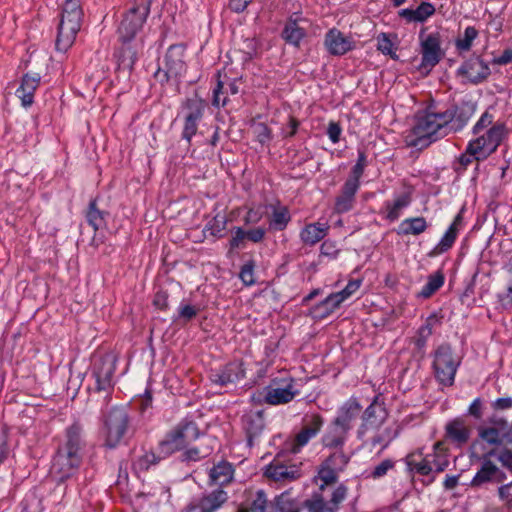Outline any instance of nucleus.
Masks as SVG:
<instances>
[{"mask_svg": "<svg viewBox=\"0 0 512 512\" xmlns=\"http://www.w3.org/2000/svg\"><path fill=\"white\" fill-rule=\"evenodd\" d=\"M472 131L476 138L468 143L467 152L477 161L495 152L508 133L505 124L494 121V115L489 111L481 115Z\"/></svg>", "mask_w": 512, "mask_h": 512, "instance_id": "1", "label": "nucleus"}, {"mask_svg": "<svg viewBox=\"0 0 512 512\" xmlns=\"http://www.w3.org/2000/svg\"><path fill=\"white\" fill-rule=\"evenodd\" d=\"M449 120L451 118L445 112H427L419 116L406 136L407 145L418 149L429 146L438 138L449 133Z\"/></svg>", "mask_w": 512, "mask_h": 512, "instance_id": "2", "label": "nucleus"}, {"mask_svg": "<svg viewBox=\"0 0 512 512\" xmlns=\"http://www.w3.org/2000/svg\"><path fill=\"white\" fill-rule=\"evenodd\" d=\"M83 10L79 0H66L63 4L61 19L56 38V49L66 52L74 43L80 30Z\"/></svg>", "mask_w": 512, "mask_h": 512, "instance_id": "3", "label": "nucleus"}, {"mask_svg": "<svg viewBox=\"0 0 512 512\" xmlns=\"http://www.w3.org/2000/svg\"><path fill=\"white\" fill-rule=\"evenodd\" d=\"M151 0H133L131 7L123 16L119 26V39L123 42L131 41L142 29L149 13Z\"/></svg>", "mask_w": 512, "mask_h": 512, "instance_id": "4", "label": "nucleus"}, {"mask_svg": "<svg viewBox=\"0 0 512 512\" xmlns=\"http://www.w3.org/2000/svg\"><path fill=\"white\" fill-rule=\"evenodd\" d=\"M129 427V416L125 408L114 407L112 408L104 419L102 434L105 440V445L110 448L116 447Z\"/></svg>", "mask_w": 512, "mask_h": 512, "instance_id": "5", "label": "nucleus"}, {"mask_svg": "<svg viewBox=\"0 0 512 512\" xmlns=\"http://www.w3.org/2000/svg\"><path fill=\"white\" fill-rule=\"evenodd\" d=\"M419 41L422 59L418 70L421 74L427 75L444 55L441 49V38L439 33L427 34L423 29L419 34Z\"/></svg>", "mask_w": 512, "mask_h": 512, "instance_id": "6", "label": "nucleus"}, {"mask_svg": "<svg viewBox=\"0 0 512 512\" xmlns=\"http://www.w3.org/2000/svg\"><path fill=\"white\" fill-rule=\"evenodd\" d=\"M461 359L454 355L449 345H441L435 352L433 367L437 380L445 385L451 386Z\"/></svg>", "mask_w": 512, "mask_h": 512, "instance_id": "7", "label": "nucleus"}, {"mask_svg": "<svg viewBox=\"0 0 512 512\" xmlns=\"http://www.w3.org/2000/svg\"><path fill=\"white\" fill-rule=\"evenodd\" d=\"M185 47L183 45H172L168 48L162 66L158 69L155 76L161 80L177 78L186 71Z\"/></svg>", "mask_w": 512, "mask_h": 512, "instance_id": "8", "label": "nucleus"}, {"mask_svg": "<svg viewBox=\"0 0 512 512\" xmlns=\"http://www.w3.org/2000/svg\"><path fill=\"white\" fill-rule=\"evenodd\" d=\"M81 458L71 452L58 449L50 473L57 481H64L72 476L79 467Z\"/></svg>", "mask_w": 512, "mask_h": 512, "instance_id": "9", "label": "nucleus"}, {"mask_svg": "<svg viewBox=\"0 0 512 512\" xmlns=\"http://www.w3.org/2000/svg\"><path fill=\"white\" fill-rule=\"evenodd\" d=\"M116 369V358L106 354L94 363L93 375L96 380L97 390L107 391L113 386V375Z\"/></svg>", "mask_w": 512, "mask_h": 512, "instance_id": "10", "label": "nucleus"}, {"mask_svg": "<svg viewBox=\"0 0 512 512\" xmlns=\"http://www.w3.org/2000/svg\"><path fill=\"white\" fill-rule=\"evenodd\" d=\"M386 417V409L378 402L376 397L363 413L362 424L358 429V437L362 438L368 431L380 428Z\"/></svg>", "mask_w": 512, "mask_h": 512, "instance_id": "11", "label": "nucleus"}, {"mask_svg": "<svg viewBox=\"0 0 512 512\" xmlns=\"http://www.w3.org/2000/svg\"><path fill=\"white\" fill-rule=\"evenodd\" d=\"M205 103L203 100L194 97L186 102L187 113L183 128V138L190 141L191 137L197 132V123L203 116Z\"/></svg>", "mask_w": 512, "mask_h": 512, "instance_id": "12", "label": "nucleus"}, {"mask_svg": "<svg viewBox=\"0 0 512 512\" xmlns=\"http://www.w3.org/2000/svg\"><path fill=\"white\" fill-rule=\"evenodd\" d=\"M476 110V103L468 101L462 102L459 106L455 107L454 110L444 111L445 114H448L451 118L448 124L449 132H458L462 130L474 116Z\"/></svg>", "mask_w": 512, "mask_h": 512, "instance_id": "13", "label": "nucleus"}, {"mask_svg": "<svg viewBox=\"0 0 512 512\" xmlns=\"http://www.w3.org/2000/svg\"><path fill=\"white\" fill-rule=\"evenodd\" d=\"M228 500L227 492L218 488L187 507L188 512H215Z\"/></svg>", "mask_w": 512, "mask_h": 512, "instance_id": "14", "label": "nucleus"}, {"mask_svg": "<svg viewBox=\"0 0 512 512\" xmlns=\"http://www.w3.org/2000/svg\"><path fill=\"white\" fill-rule=\"evenodd\" d=\"M324 44L330 54L337 56L346 54L355 46L350 36H346L337 29L329 30L325 36Z\"/></svg>", "mask_w": 512, "mask_h": 512, "instance_id": "15", "label": "nucleus"}, {"mask_svg": "<svg viewBox=\"0 0 512 512\" xmlns=\"http://www.w3.org/2000/svg\"><path fill=\"white\" fill-rule=\"evenodd\" d=\"M297 391L294 390L292 379L286 380L282 385H271L266 388L265 402L271 405H279L290 402Z\"/></svg>", "mask_w": 512, "mask_h": 512, "instance_id": "16", "label": "nucleus"}, {"mask_svg": "<svg viewBox=\"0 0 512 512\" xmlns=\"http://www.w3.org/2000/svg\"><path fill=\"white\" fill-rule=\"evenodd\" d=\"M459 74L464 76L472 83H478L484 80L489 74L490 69L480 58L473 57L466 61L458 70Z\"/></svg>", "mask_w": 512, "mask_h": 512, "instance_id": "17", "label": "nucleus"}, {"mask_svg": "<svg viewBox=\"0 0 512 512\" xmlns=\"http://www.w3.org/2000/svg\"><path fill=\"white\" fill-rule=\"evenodd\" d=\"M83 429L78 423H73L66 430V441L59 449L71 452L82 458L81 451L84 446Z\"/></svg>", "mask_w": 512, "mask_h": 512, "instance_id": "18", "label": "nucleus"}, {"mask_svg": "<svg viewBox=\"0 0 512 512\" xmlns=\"http://www.w3.org/2000/svg\"><path fill=\"white\" fill-rule=\"evenodd\" d=\"M265 475L276 482L287 483L299 478L300 473L295 466L273 462L266 468Z\"/></svg>", "mask_w": 512, "mask_h": 512, "instance_id": "19", "label": "nucleus"}, {"mask_svg": "<svg viewBox=\"0 0 512 512\" xmlns=\"http://www.w3.org/2000/svg\"><path fill=\"white\" fill-rule=\"evenodd\" d=\"M323 425L321 416L313 414L304 420L302 430L296 436V445L302 447L306 445L309 440L316 436Z\"/></svg>", "mask_w": 512, "mask_h": 512, "instance_id": "20", "label": "nucleus"}, {"mask_svg": "<svg viewBox=\"0 0 512 512\" xmlns=\"http://www.w3.org/2000/svg\"><path fill=\"white\" fill-rule=\"evenodd\" d=\"M358 189V184L346 180L343 185L341 194L336 198L335 201V211L337 213H345L353 208L355 202V194Z\"/></svg>", "mask_w": 512, "mask_h": 512, "instance_id": "21", "label": "nucleus"}, {"mask_svg": "<svg viewBox=\"0 0 512 512\" xmlns=\"http://www.w3.org/2000/svg\"><path fill=\"white\" fill-rule=\"evenodd\" d=\"M40 82V76L38 74H25L21 86L16 91L17 96L21 99L22 105L25 107L30 106L33 103L34 92Z\"/></svg>", "mask_w": 512, "mask_h": 512, "instance_id": "22", "label": "nucleus"}, {"mask_svg": "<svg viewBox=\"0 0 512 512\" xmlns=\"http://www.w3.org/2000/svg\"><path fill=\"white\" fill-rule=\"evenodd\" d=\"M361 410L362 407L358 400L356 398H350L341 407L340 412L334 421L350 430L352 421L359 416Z\"/></svg>", "mask_w": 512, "mask_h": 512, "instance_id": "23", "label": "nucleus"}, {"mask_svg": "<svg viewBox=\"0 0 512 512\" xmlns=\"http://www.w3.org/2000/svg\"><path fill=\"white\" fill-rule=\"evenodd\" d=\"M178 440L180 447L186 448L199 436L198 428L193 422L181 423L170 432Z\"/></svg>", "mask_w": 512, "mask_h": 512, "instance_id": "24", "label": "nucleus"}, {"mask_svg": "<svg viewBox=\"0 0 512 512\" xmlns=\"http://www.w3.org/2000/svg\"><path fill=\"white\" fill-rule=\"evenodd\" d=\"M328 230L329 226L325 223H311L302 229L300 238L306 245H315L327 235Z\"/></svg>", "mask_w": 512, "mask_h": 512, "instance_id": "25", "label": "nucleus"}, {"mask_svg": "<svg viewBox=\"0 0 512 512\" xmlns=\"http://www.w3.org/2000/svg\"><path fill=\"white\" fill-rule=\"evenodd\" d=\"M233 475L234 469L232 465L226 461H222L211 468L209 473V483L211 485L223 486L232 481Z\"/></svg>", "mask_w": 512, "mask_h": 512, "instance_id": "26", "label": "nucleus"}, {"mask_svg": "<svg viewBox=\"0 0 512 512\" xmlns=\"http://www.w3.org/2000/svg\"><path fill=\"white\" fill-rule=\"evenodd\" d=\"M244 377V371L239 363L227 365L221 372L214 373L212 381L221 386L232 383Z\"/></svg>", "mask_w": 512, "mask_h": 512, "instance_id": "27", "label": "nucleus"}, {"mask_svg": "<svg viewBox=\"0 0 512 512\" xmlns=\"http://www.w3.org/2000/svg\"><path fill=\"white\" fill-rule=\"evenodd\" d=\"M348 431V429L334 421L323 436L324 446L329 448L341 447L345 442Z\"/></svg>", "mask_w": 512, "mask_h": 512, "instance_id": "28", "label": "nucleus"}, {"mask_svg": "<svg viewBox=\"0 0 512 512\" xmlns=\"http://www.w3.org/2000/svg\"><path fill=\"white\" fill-rule=\"evenodd\" d=\"M447 436L459 444L466 443L470 437V429L462 420L456 419L446 426Z\"/></svg>", "mask_w": 512, "mask_h": 512, "instance_id": "29", "label": "nucleus"}, {"mask_svg": "<svg viewBox=\"0 0 512 512\" xmlns=\"http://www.w3.org/2000/svg\"><path fill=\"white\" fill-rule=\"evenodd\" d=\"M406 464L410 471L421 475H428L433 471L432 463L426 458H421L420 454H409L406 457Z\"/></svg>", "mask_w": 512, "mask_h": 512, "instance_id": "30", "label": "nucleus"}, {"mask_svg": "<svg viewBox=\"0 0 512 512\" xmlns=\"http://www.w3.org/2000/svg\"><path fill=\"white\" fill-rule=\"evenodd\" d=\"M305 36L304 29L298 25L295 20H289L282 32L284 40L292 45L298 46L300 41Z\"/></svg>", "mask_w": 512, "mask_h": 512, "instance_id": "31", "label": "nucleus"}, {"mask_svg": "<svg viewBox=\"0 0 512 512\" xmlns=\"http://www.w3.org/2000/svg\"><path fill=\"white\" fill-rule=\"evenodd\" d=\"M427 228L426 220L423 217L408 218L401 222L399 229L404 235H419Z\"/></svg>", "mask_w": 512, "mask_h": 512, "instance_id": "32", "label": "nucleus"}, {"mask_svg": "<svg viewBox=\"0 0 512 512\" xmlns=\"http://www.w3.org/2000/svg\"><path fill=\"white\" fill-rule=\"evenodd\" d=\"M497 471V466L491 460L485 458L481 469L472 479V485L479 486L485 482L490 481Z\"/></svg>", "mask_w": 512, "mask_h": 512, "instance_id": "33", "label": "nucleus"}, {"mask_svg": "<svg viewBox=\"0 0 512 512\" xmlns=\"http://www.w3.org/2000/svg\"><path fill=\"white\" fill-rule=\"evenodd\" d=\"M244 426L250 439L259 435L264 428V420L262 414L260 412H255L245 416Z\"/></svg>", "mask_w": 512, "mask_h": 512, "instance_id": "34", "label": "nucleus"}, {"mask_svg": "<svg viewBox=\"0 0 512 512\" xmlns=\"http://www.w3.org/2000/svg\"><path fill=\"white\" fill-rule=\"evenodd\" d=\"M304 506L309 512H336L335 508L325 502L320 493H314L311 498L304 502Z\"/></svg>", "mask_w": 512, "mask_h": 512, "instance_id": "35", "label": "nucleus"}, {"mask_svg": "<svg viewBox=\"0 0 512 512\" xmlns=\"http://www.w3.org/2000/svg\"><path fill=\"white\" fill-rule=\"evenodd\" d=\"M444 283V276L441 272H436L428 277L427 283L419 292V296L428 298L434 294Z\"/></svg>", "mask_w": 512, "mask_h": 512, "instance_id": "36", "label": "nucleus"}, {"mask_svg": "<svg viewBox=\"0 0 512 512\" xmlns=\"http://www.w3.org/2000/svg\"><path fill=\"white\" fill-rule=\"evenodd\" d=\"M338 472L337 469H334L332 465H328L327 461H325L318 472V478L322 481V484L319 486L320 490H323L327 485L335 483Z\"/></svg>", "mask_w": 512, "mask_h": 512, "instance_id": "37", "label": "nucleus"}, {"mask_svg": "<svg viewBox=\"0 0 512 512\" xmlns=\"http://www.w3.org/2000/svg\"><path fill=\"white\" fill-rule=\"evenodd\" d=\"M105 213L96 208L95 202H91L89 206V210L87 212V220L89 224L94 228V230H98L105 226Z\"/></svg>", "mask_w": 512, "mask_h": 512, "instance_id": "38", "label": "nucleus"}, {"mask_svg": "<svg viewBox=\"0 0 512 512\" xmlns=\"http://www.w3.org/2000/svg\"><path fill=\"white\" fill-rule=\"evenodd\" d=\"M137 60V53L130 47H123L118 56L119 66L124 70H131Z\"/></svg>", "mask_w": 512, "mask_h": 512, "instance_id": "39", "label": "nucleus"}, {"mask_svg": "<svg viewBox=\"0 0 512 512\" xmlns=\"http://www.w3.org/2000/svg\"><path fill=\"white\" fill-rule=\"evenodd\" d=\"M290 220L289 211L286 207H279L274 209L270 225L277 230H282L286 227Z\"/></svg>", "mask_w": 512, "mask_h": 512, "instance_id": "40", "label": "nucleus"}, {"mask_svg": "<svg viewBox=\"0 0 512 512\" xmlns=\"http://www.w3.org/2000/svg\"><path fill=\"white\" fill-rule=\"evenodd\" d=\"M173 435L169 433L166 438L160 442L158 446L159 457H167L172 453L181 450L179 442H177Z\"/></svg>", "mask_w": 512, "mask_h": 512, "instance_id": "41", "label": "nucleus"}, {"mask_svg": "<svg viewBox=\"0 0 512 512\" xmlns=\"http://www.w3.org/2000/svg\"><path fill=\"white\" fill-rule=\"evenodd\" d=\"M377 49L384 55H389L392 59H397L394 43L390 36L386 33H381L377 36Z\"/></svg>", "mask_w": 512, "mask_h": 512, "instance_id": "42", "label": "nucleus"}, {"mask_svg": "<svg viewBox=\"0 0 512 512\" xmlns=\"http://www.w3.org/2000/svg\"><path fill=\"white\" fill-rule=\"evenodd\" d=\"M410 196L407 193L399 195L392 205H388V218L395 220L399 217L400 211L410 203Z\"/></svg>", "mask_w": 512, "mask_h": 512, "instance_id": "43", "label": "nucleus"}, {"mask_svg": "<svg viewBox=\"0 0 512 512\" xmlns=\"http://www.w3.org/2000/svg\"><path fill=\"white\" fill-rule=\"evenodd\" d=\"M457 236V228L455 225H450L444 236L441 238L440 242L436 246L435 250L437 253H444L449 250L453 243L455 242Z\"/></svg>", "mask_w": 512, "mask_h": 512, "instance_id": "44", "label": "nucleus"}, {"mask_svg": "<svg viewBox=\"0 0 512 512\" xmlns=\"http://www.w3.org/2000/svg\"><path fill=\"white\" fill-rule=\"evenodd\" d=\"M478 32L474 27H467L463 36L456 40V47L459 51H468L471 48L472 42L477 37Z\"/></svg>", "mask_w": 512, "mask_h": 512, "instance_id": "45", "label": "nucleus"}, {"mask_svg": "<svg viewBox=\"0 0 512 512\" xmlns=\"http://www.w3.org/2000/svg\"><path fill=\"white\" fill-rule=\"evenodd\" d=\"M350 460V455L346 454L341 448L332 453L326 460L328 465H332L339 472L343 471Z\"/></svg>", "mask_w": 512, "mask_h": 512, "instance_id": "46", "label": "nucleus"}, {"mask_svg": "<svg viewBox=\"0 0 512 512\" xmlns=\"http://www.w3.org/2000/svg\"><path fill=\"white\" fill-rule=\"evenodd\" d=\"M252 132L261 144H266L271 141L272 133L269 127L262 122H254L251 126Z\"/></svg>", "mask_w": 512, "mask_h": 512, "instance_id": "47", "label": "nucleus"}, {"mask_svg": "<svg viewBox=\"0 0 512 512\" xmlns=\"http://www.w3.org/2000/svg\"><path fill=\"white\" fill-rule=\"evenodd\" d=\"M162 458L163 457H159V452L157 455L154 452H147L135 461L134 467L137 470H147L151 465L156 464Z\"/></svg>", "mask_w": 512, "mask_h": 512, "instance_id": "48", "label": "nucleus"}, {"mask_svg": "<svg viewBox=\"0 0 512 512\" xmlns=\"http://www.w3.org/2000/svg\"><path fill=\"white\" fill-rule=\"evenodd\" d=\"M346 299L340 292L332 293L320 304L327 314L333 312Z\"/></svg>", "mask_w": 512, "mask_h": 512, "instance_id": "49", "label": "nucleus"}, {"mask_svg": "<svg viewBox=\"0 0 512 512\" xmlns=\"http://www.w3.org/2000/svg\"><path fill=\"white\" fill-rule=\"evenodd\" d=\"M480 437L489 444L499 445L502 442L500 431L495 427L484 428L480 431Z\"/></svg>", "mask_w": 512, "mask_h": 512, "instance_id": "50", "label": "nucleus"}, {"mask_svg": "<svg viewBox=\"0 0 512 512\" xmlns=\"http://www.w3.org/2000/svg\"><path fill=\"white\" fill-rule=\"evenodd\" d=\"M435 12V8L432 4L423 2L416 10L412 11L413 19L416 21H424Z\"/></svg>", "mask_w": 512, "mask_h": 512, "instance_id": "51", "label": "nucleus"}, {"mask_svg": "<svg viewBox=\"0 0 512 512\" xmlns=\"http://www.w3.org/2000/svg\"><path fill=\"white\" fill-rule=\"evenodd\" d=\"M268 500L263 490H258L250 507L251 512H266Z\"/></svg>", "mask_w": 512, "mask_h": 512, "instance_id": "52", "label": "nucleus"}, {"mask_svg": "<svg viewBox=\"0 0 512 512\" xmlns=\"http://www.w3.org/2000/svg\"><path fill=\"white\" fill-rule=\"evenodd\" d=\"M365 167V155L364 153L359 154V158L357 163L352 169L351 176L347 179L349 182H354L355 184H358L360 186V178L363 174Z\"/></svg>", "mask_w": 512, "mask_h": 512, "instance_id": "53", "label": "nucleus"}, {"mask_svg": "<svg viewBox=\"0 0 512 512\" xmlns=\"http://www.w3.org/2000/svg\"><path fill=\"white\" fill-rule=\"evenodd\" d=\"M227 219L224 215H216L210 222L209 228L211 233L215 236H221L222 232L226 229Z\"/></svg>", "mask_w": 512, "mask_h": 512, "instance_id": "54", "label": "nucleus"}, {"mask_svg": "<svg viewBox=\"0 0 512 512\" xmlns=\"http://www.w3.org/2000/svg\"><path fill=\"white\" fill-rule=\"evenodd\" d=\"M212 449H213V446H210V447L206 446L204 448H200V447L189 448L186 450L185 456L189 460L197 461V460H200L201 458L207 457L211 453Z\"/></svg>", "mask_w": 512, "mask_h": 512, "instance_id": "55", "label": "nucleus"}, {"mask_svg": "<svg viewBox=\"0 0 512 512\" xmlns=\"http://www.w3.org/2000/svg\"><path fill=\"white\" fill-rule=\"evenodd\" d=\"M347 496V488L344 485H339L332 493L330 499V506L335 508V511L339 509V505L345 500Z\"/></svg>", "mask_w": 512, "mask_h": 512, "instance_id": "56", "label": "nucleus"}, {"mask_svg": "<svg viewBox=\"0 0 512 512\" xmlns=\"http://www.w3.org/2000/svg\"><path fill=\"white\" fill-rule=\"evenodd\" d=\"M435 321V317H430L427 319L425 325H423L419 329V338L417 339L418 346H423L425 344L426 339L432 334L433 322Z\"/></svg>", "mask_w": 512, "mask_h": 512, "instance_id": "57", "label": "nucleus"}, {"mask_svg": "<svg viewBox=\"0 0 512 512\" xmlns=\"http://www.w3.org/2000/svg\"><path fill=\"white\" fill-rule=\"evenodd\" d=\"M394 466V463L389 460V459H386L384 461H382L380 464H378L374 470L371 472V477L373 479H379L383 476H385L387 474V472L392 469Z\"/></svg>", "mask_w": 512, "mask_h": 512, "instance_id": "58", "label": "nucleus"}, {"mask_svg": "<svg viewBox=\"0 0 512 512\" xmlns=\"http://www.w3.org/2000/svg\"><path fill=\"white\" fill-rule=\"evenodd\" d=\"M241 280L245 285H252L255 283L254 279V265L252 262L245 264L239 274Z\"/></svg>", "mask_w": 512, "mask_h": 512, "instance_id": "59", "label": "nucleus"}, {"mask_svg": "<svg viewBox=\"0 0 512 512\" xmlns=\"http://www.w3.org/2000/svg\"><path fill=\"white\" fill-rule=\"evenodd\" d=\"M224 86L221 81L218 82L216 88L213 91V105L216 107L224 106L227 102V97L223 96L224 94H227V91H223Z\"/></svg>", "mask_w": 512, "mask_h": 512, "instance_id": "60", "label": "nucleus"}, {"mask_svg": "<svg viewBox=\"0 0 512 512\" xmlns=\"http://www.w3.org/2000/svg\"><path fill=\"white\" fill-rule=\"evenodd\" d=\"M198 312L199 308L189 304H181L179 307V317L185 321H189L194 318Z\"/></svg>", "mask_w": 512, "mask_h": 512, "instance_id": "61", "label": "nucleus"}, {"mask_svg": "<svg viewBox=\"0 0 512 512\" xmlns=\"http://www.w3.org/2000/svg\"><path fill=\"white\" fill-rule=\"evenodd\" d=\"M341 128L340 126L335 123V122H330L329 123V126H328V130H327V133H328V136L330 138V140L333 142V143H337L340 139V135H341Z\"/></svg>", "mask_w": 512, "mask_h": 512, "instance_id": "62", "label": "nucleus"}, {"mask_svg": "<svg viewBox=\"0 0 512 512\" xmlns=\"http://www.w3.org/2000/svg\"><path fill=\"white\" fill-rule=\"evenodd\" d=\"M153 303L154 305L161 309V310H164L167 308L168 306V295L166 292H163V291H160L158 293L155 294V297H154V300H153Z\"/></svg>", "mask_w": 512, "mask_h": 512, "instance_id": "63", "label": "nucleus"}, {"mask_svg": "<svg viewBox=\"0 0 512 512\" xmlns=\"http://www.w3.org/2000/svg\"><path fill=\"white\" fill-rule=\"evenodd\" d=\"M360 285H361L360 280H353V281H350L346 285V287L339 292L343 295V297L345 299H347L348 297H350L354 292H356L359 289Z\"/></svg>", "mask_w": 512, "mask_h": 512, "instance_id": "64", "label": "nucleus"}]
</instances>
